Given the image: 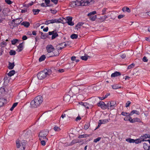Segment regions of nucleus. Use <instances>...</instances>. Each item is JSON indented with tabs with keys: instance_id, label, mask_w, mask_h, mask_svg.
Listing matches in <instances>:
<instances>
[{
	"instance_id": "39",
	"label": "nucleus",
	"mask_w": 150,
	"mask_h": 150,
	"mask_svg": "<svg viewBox=\"0 0 150 150\" xmlns=\"http://www.w3.org/2000/svg\"><path fill=\"white\" fill-rule=\"evenodd\" d=\"M130 122L132 123H134L136 122L135 118L132 119L130 117Z\"/></svg>"
},
{
	"instance_id": "3",
	"label": "nucleus",
	"mask_w": 150,
	"mask_h": 150,
	"mask_svg": "<svg viewBox=\"0 0 150 150\" xmlns=\"http://www.w3.org/2000/svg\"><path fill=\"white\" fill-rule=\"evenodd\" d=\"M51 73V72L49 70H44L39 73L37 75V77L38 79L42 80L50 75Z\"/></svg>"
},
{
	"instance_id": "16",
	"label": "nucleus",
	"mask_w": 150,
	"mask_h": 150,
	"mask_svg": "<svg viewBox=\"0 0 150 150\" xmlns=\"http://www.w3.org/2000/svg\"><path fill=\"white\" fill-rule=\"evenodd\" d=\"M136 114L137 115H139L140 114V112L136 110H133L130 113L129 115H132L134 114Z\"/></svg>"
},
{
	"instance_id": "9",
	"label": "nucleus",
	"mask_w": 150,
	"mask_h": 150,
	"mask_svg": "<svg viewBox=\"0 0 150 150\" xmlns=\"http://www.w3.org/2000/svg\"><path fill=\"white\" fill-rule=\"evenodd\" d=\"M60 22V21H59V20L56 19H54L46 21L45 22V24L46 25H48L50 23H59Z\"/></svg>"
},
{
	"instance_id": "61",
	"label": "nucleus",
	"mask_w": 150,
	"mask_h": 150,
	"mask_svg": "<svg viewBox=\"0 0 150 150\" xmlns=\"http://www.w3.org/2000/svg\"><path fill=\"white\" fill-rule=\"evenodd\" d=\"M45 1L47 5H49V4L50 2V0H45Z\"/></svg>"
},
{
	"instance_id": "46",
	"label": "nucleus",
	"mask_w": 150,
	"mask_h": 150,
	"mask_svg": "<svg viewBox=\"0 0 150 150\" xmlns=\"http://www.w3.org/2000/svg\"><path fill=\"white\" fill-rule=\"evenodd\" d=\"M134 64H132L131 65H129L127 67L128 69H130L134 67Z\"/></svg>"
},
{
	"instance_id": "10",
	"label": "nucleus",
	"mask_w": 150,
	"mask_h": 150,
	"mask_svg": "<svg viewBox=\"0 0 150 150\" xmlns=\"http://www.w3.org/2000/svg\"><path fill=\"white\" fill-rule=\"evenodd\" d=\"M49 35H52V39L53 40L55 38L57 37L58 36V34L55 31H53L49 32L48 33Z\"/></svg>"
},
{
	"instance_id": "48",
	"label": "nucleus",
	"mask_w": 150,
	"mask_h": 150,
	"mask_svg": "<svg viewBox=\"0 0 150 150\" xmlns=\"http://www.w3.org/2000/svg\"><path fill=\"white\" fill-rule=\"evenodd\" d=\"M131 103V102L130 101H128L127 102L125 106L126 107H128L129 106L130 104Z\"/></svg>"
},
{
	"instance_id": "24",
	"label": "nucleus",
	"mask_w": 150,
	"mask_h": 150,
	"mask_svg": "<svg viewBox=\"0 0 150 150\" xmlns=\"http://www.w3.org/2000/svg\"><path fill=\"white\" fill-rule=\"evenodd\" d=\"M15 72L14 70H11L8 74V75L9 76H11L15 74Z\"/></svg>"
},
{
	"instance_id": "45",
	"label": "nucleus",
	"mask_w": 150,
	"mask_h": 150,
	"mask_svg": "<svg viewBox=\"0 0 150 150\" xmlns=\"http://www.w3.org/2000/svg\"><path fill=\"white\" fill-rule=\"evenodd\" d=\"M96 18V16H93L92 17H89V19L90 20L92 21H94Z\"/></svg>"
},
{
	"instance_id": "58",
	"label": "nucleus",
	"mask_w": 150,
	"mask_h": 150,
	"mask_svg": "<svg viewBox=\"0 0 150 150\" xmlns=\"http://www.w3.org/2000/svg\"><path fill=\"white\" fill-rule=\"evenodd\" d=\"M8 77L7 75H6L4 76V82H6V81L8 79Z\"/></svg>"
},
{
	"instance_id": "11",
	"label": "nucleus",
	"mask_w": 150,
	"mask_h": 150,
	"mask_svg": "<svg viewBox=\"0 0 150 150\" xmlns=\"http://www.w3.org/2000/svg\"><path fill=\"white\" fill-rule=\"evenodd\" d=\"M98 106L101 107L103 109L105 110L107 108V105H106L104 102L102 101L100 102L98 104Z\"/></svg>"
},
{
	"instance_id": "59",
	"label": "nucleus",
	"mask_w": 150,
	"mask_h": 150,
	"mask_svg": "<svg viewBox=\"0 0 150 150\" xmlns=\"http://www.w3.org/2000/svg\"><path fill=\"white\" fill-rule=\"evenodd\" d=\"M5 91L4 88L1 87L0 88V93H2Z\"/></svg>"
},
{
	"instance_id": "22",
	"label": "nucleus",
	"mask_w": 150,
	"mask_h": 150,
	"mask_svg": "<svg viewBox=\"0 0 150 150\" xmlns=\"http://www.w3.org/2000/svg\"><path fill=\"white\" fill-rule=\"evenodd\" d=\"M122 10L123 12L126 11L128 13L130 12V9L128 7H123L122 8Z\"/></svg>"
},
{
	"instance_id": "21",
	"label": "nucleus",
	"mask_w": 150,
	"mask_h": 150,
	"mask_svg": "<svg viewBox=\"0 0 150 150\" xmlns=\"http://www.w3.org/2000/svg\"><path fill=\"white\" fill-rule=\"evenodd\" d=\"M90 57L87 55H85L84 56L81 57V59L83 60L86 61L88 58H90Z\"/></svg>"
},
{
	"instance_id": "63",
	"label": "nucleus",
	"mask_w": 150,
	"mask_h": 150,
	"mask_svg": "<svg viewBox=\"0 0 150 150\" xmlns=\"http://www.w3.org/2000/svg\"><path fill=\"white\" fill-rule=\"evenodd\" d=\"M124 16L123 15H120L118 16V18L119 19H120Z\"/></svg>"
},
{
	"instance_id": "7",
	"label": "nucleus",
	"mask_w": 150,
	"mask_h": 150,
	"mask_svg": "<svg viewBox=\"0 0 150 150\" xmlns=\"http://www.w3.org/2000/svg\"><path fill=\"white\" fill-rule=\"evenodd\" d=\"M116 104V102L115 101H111L108 103L107 104V108L108 109L111 110L115 108Z\"/></svg>"
},
{
	"instance_id": "30",
	"label": "nucleus",
	"mask_w": 150,
	"mask_h": 150,
	"mask_svg": "<svg viewBox=\"0 0 150 150\" xmlns=\"http://www.w3.org/2000/svg\"><path fill=\"white\" fill-rule=\"evenodd\" d=\"M70 37L72 39H76L78 38V35L75 34H73L71 35Z\"/></svg>"
},
{
	"instance_id": "57",
	"label": "nucleus",
	"mask_w": 150,
	"mask_h": 150,
	"mask_svg": "<svg viewBox=\"0 0 150 150\" xmlns=\"http://www.w3.org/2000/svg\"><path fill=\"white\" fill-rule=\"evenodd\" d=\"M136 122H139L140 123L142 122V121L140 120V119L138 117H136Z\"/></svg>"
},
{
	"instance_id": "29",
	"label": "nucleus",
	"mask_w": 150,
	"mask_h": 150,
	"mask_svg": "<svg viewBox=\"0 0 150 150\" xmlns=\"http://www.w3.org/2000/svg\"><path fill=\"white\" fill-rule=\"evenodd\" d=\"M54 129L56 132H59L60 131L61 129L59 127L55 126L54 128Z\"/></svg>"
},
{
	"instance_id": "28",
	"label": "nucleus",
	"mask_w": 150,
	"mask_h": 150,
	"mask_svg": "<svg viewBox=\"0 0 150 150\" xmlns=\"http://www.w3.org/2000/svg\"><path fill=\"white\" fill-rule=\"evenodd\" d=\"M45 56L44 55H42L39 59V61L40 62L44 60L45 58Z\"/></svg>"
},
{
	"instance_id": "14",
	"label": "nucleus",
	"mask_w": 150,
	"mask_h": 150,
	"mask_svg": "<svg viewBox=\"0 0 150 150\" xmlns=\"http://www.w3.org/2000/svg\"><path fill=\"white\" fill-rule=\"evenodd\" d=\"M121 73L118 71H116L115 72L112 73L111 75V77L112 78L115 77L120 76Z\"/></svg>"
},
{
	"instance_id": "38",
	"label": "nucleus",
	"mask_w": 150,
	"mask_h": 150,
	"mask_svg": "<svg viewBox=\"0 0 150 150\" xmlns=\"http://www.w3.org/2000/svg\"><path fill=\"white\" fill-rule=\"evenodd\" d=\"M148 137V135L147 134H146L141 137V139H146Z\"/></svg>"
},
{
	"instance_id": "44",
	"label": "nucleus",
	"mask_w": 150,
	"mask_h": 150,
	"mask_svg": "<svg viewBox=\"0 0 150 150\" xmlns=\"http://www.w3.org/2000/svg\"><path fill=\"white\" fill-rule=\"evenodd\" d=\"M101 139V138L100 137H98L96 139H94L93 140V142L95 143H96L98 142Z\"/></svg>"
},
{
	"instance_id": "37",
	"label": "nucleus",
	"mask_w": 150,
	"mask_h": 150,
	"mask_svg": "<svg viewBox=\"0 0 150 150\" xmlns=\"http://www.w3.org/2000/svg\"><path fill=\"white\" fill-rule=\"evenodd\" d=\"M40 5L42 7H46L47 6H50V5H47L45 3H43L41 4Z\"/></svg>"
},
{
	"instance_id": "52",
	"label": "nucleus",
	"mask_w": 150,
	"mask_h": 150,
	"mask_svg": "<svg viewBox=\"0 0 150 150\" xmlns=\"http://www.w3.org/2000/svg\"><path fill=\"white\" fill-rule=\"evenodd\" d=\"M6 45V42H4V41L2 42L1 44V45L3 47L5 46Z\"/></svg>"
},
{
	"instance_id": "62",
	"label": "nucleus",
	"mask_w": 150,
	"mask_h": 150,
	"mask_svg": "<svg viewBox=\"0 0 150 150\" xmlns=\"http://www.w3.org/2000/svg\"><path fill=\"white\" fill-rule=\"evenodd\" d=\"M61 45H60V46L59 47H58V50H61L63 48H64V46H60Z\"/></svg>"
},
{
	"instance_id": "33",
	"label": "nucleus",
	"mask_w": 150,
	"mask_h": 150,
	"mask_svg": "<svg viewBox=\"0 0 150 150\" xmlns=\"http://www.w3.org/2000/svg\"><path fill=\"white\" fill-rule=\"evenodd\" d=\"M81 142L79 141L78 139H74L72 141L71 143L72 144H74L78 143L80 142Z\"/></svg>"
},
{
	"instance_id": "53",
	"label": "nucleus",
	"mask_w": 150,
	"mask_h": 150,
	"mask_svg": "<svg viewBox=\"0 0 150 150\" xmlns=\"http://www.w3.org/2000/svg\"><path fill=\"white\" fill-rule=\"evenodd\" d=\"M5 1L8 4H10L12 3V2L10 0H5Z\"/></svg>"
},
{
	"instance_id": "43",
	"label": "nucleus",
	"mask_w": 150,
	"mask_h": 150,
	"mask_svg": "<svg viewBox=\"0 0 150 150\" xmlns=\"http://www.w3.org/2000/svg\"><path fill=\"white\" fill-rule=\"evenodd\" d=\"M41 141V144L43 146H45V142L47 141V140H40Z\"/></svg>"
},
{
	"instance_id": "35",
	"label": "nucleus",
	"mask_w": 150,
	"mask_h": 150,
	"mask_svg": "<svg viewBox=\"0 0 150 150\" xmlns=\"http://www.w3.org/2000/svg\"><path fill=\"white\" fill-rule=\"evenodd\" d=\"M129 114L130 113H129L124 112H122L121 113V114L122 115L125 116H130L131 115H129Z\"/></svg>"
},
{
	"instance_id": "64",
	"label": "nucleus",
	"mask_w": 150,
	"mask_h": 150,
	"mask_svg": "<svg viewBox=\"0 0 150 150\" xmlns=\"http://www.w3.org/2000/svg\"><path fill=\"white\" fill-rule=\"evenodd\" d=\"M22 39L23 40H25L27 39V37L26 35H24L23 36Z\"/></svg>"
},
{
	"instance_id": "15",
	"label": "nucleus",
	"mask_w": 150,
	"mask_h": 150,
	"mask_svg": "<svg viewBox=\"0 0 150 150\" xmlns=\"http://www.w3.org/2000/svg\"><path fill=\"white\" fill-rule=\"evenodd\" d=\"M110 120V119L109 118L107 119L100 120H99L98 122L99 123H100L101 124H105L109 122Z\"/></svg>"
},
{
	"instance_id": "12",
	"label": "nucleus",
	"mask_w": 150,
	"mask_h": 150,
	"mask_svg": "<svg viewBox=\"0 0 150 150\" xmlns=\"http://www.w3.org/2000/svg\"><path fill=\"white\" fill-rule=\"evenodd\" d=\"M66 18L67 21V23L69 25L73 26L74 25V23L72 21V17H67Z\"/></svg>"
},
{
	"instance_id": "25",
	"label": "nucleus",
	"mask_w": 150,
	"mask_h": 150,
	"mask_svg": "<svg viewBox=\"0 0 150 150\" xmlns=\"http://www.w3.org/2000/svg\"><path fill=\"white\" fill-rule=\"evenodd\" d=\"M126 141L130 143H134V139L131 138H127L126 139Z\"/></svg>"
},
{
	"instance_id": "49",
	"label": "nucleus",
	"mask_w": 150,
	"mask_h": 150,
	"mask_svg": "<svg viewBox=\"0 0 150 150\" xmlns=\"http://www.w3.org/2000/svg\"><path fill=\"white\" fill-rule=\"evenodd\" d=\"M129 117H126L124 118V120H125V121H129L130 122L129 120L130 119V116H129Z\"/></svg>"
},
{
	"instance_id": "40",
	"label": "nucleus",
	"mask_w": 150,
	"mask_h": 150,
	"mask_svg": "<svg viewBox=\"0 0 150 150\" xmlns=\"http://www.w3.org/2000/svg\"><path fill=\"white\" fill-rule=\"evenodd\" d=\"M18 41V40L16 39H14L12 40L11 41V43L12 45L15 44Z\"/></svg>"
},
{
	"instance_id": "8",
	"label": "nucleus",
	"mask_w": 150,
	"mask_h": 150,
	"mask_svg": "<svg viewBox=\"0 0 150 150\" xmlns=\"http://www.w3.org/2000/svg\"><path fill=\"white\" fill-rule=\"evenodd\" d=\"M22 21V18H19L18 19H14L12 21L11 23L12 24L15 23L14 25H13V27L16 26L17 25L19 24L20 23H21V22Z\"/></svg>"
},
{
	"instance_id": "23",
	"label": "nucleus",
	"mask_w": 150,
	"mask_h": 150,
	"mask_svg": "<svg viewBox=\"0 0 150 150\" xmlns=\"http://www.w3.org/2000/svg\"><path fill=\"white\" fill-rule=\"evenodd\" d=\"M33 12L34 15L38 14L40 11V10L38 9H33Z\"/></svg>"
},
{
	"instance_id": "5",
	"label": "nucleus",
	"mask_w": 150,
	"mask_h": 150,
	"mask_svg": "<svg viewBox=\"0 0 150 150\" xmlns=\"http://www.w3.org/2000/svg\"><path fill=\"white\" fill-rule=\"evenodd\" d=\"M26 141L23 140L21 142L18 140L16 141V145L17 148H20L21 150H24Z\"/></svg>"
},
{
	"instance_id": "18",
	"label": "nucleus",
	"mask_w": 150,
	"mask_h": 150,
	"mask_svg": "<svg viewBox=\"0 0 150 150\" xmlns=\"http://www.w3.org/2000/svg\"><path fill=\"white\" fill-rule=\"evenodd\" d=\"M23 49V45L22 43L20 44L18 47V49L16 51L18 52L21 51Z\"/></svg>"
},
{
	"instance_id": "56",
	"label": "nucleus",
	"mask_w": 150,
	"mask_h": 150,
	"mask_svg": "<svg viewBox=\"0 0 150 150\" xmlns=\"http://www.w3.org/2000/svg\"><path fill=\"white\" fill-rule=\"evenodd\" d=\"M50 11H51V13L54 14H56V13L57 12V11L55 10H50Z\"/></svg>"
},
{
	"instance_id": "6",
	"label": "nucleus",
	"mask_w": 150,
	"mask_h": 150,
	"mask_svg": "<svg viewBox=\"0 0 150 150\" xmlns=\"http://www.w3.org/2000/svg\"><path fill=\"white\" fill-rule=\"evenodd\" d=\"M48 133V132L46 130H44L41 131L39 134V137L40 140H47L46 136Z\"/></svg>"
},
{
	"instance_id": "50",
	"label": "nucleus",
	"mask_w": 150,
	"mask_h": 150,
	"mask_svg": "<svg viewBox=\"0 0 150 150\" xmlns=\"http://www.w3.org/2000/svg\"><path fill=\"white\" fill-rule=\"evenodd\" d=\"M89 125L88 124H86L84 126V129L86 130L89 127Z\"/></svg>"
},
{
	"instance_id": "54",
	"label": "nucleus",
	"mask_w": 150,
	"mask_h": 150,
	"mask_svg": "<svg viewBox=\"0 0 150 150\" xmlns=\"http://www.w3.org/2000/svg\"><path fill=\"white\" fill-rule=\"evenodd\" d=\"M34 2H31L29 3L26 5L27 6L29 7L30 6H31L33 4Z\"/></svg>"
},
{
	"instance_id": "60",
	"label": "nucleus",
	"mask_w": 150,
	"mask_h": 150,
	"mask_svg": "<svg viewBox=\"0 0 150 150\" xmlns=\"http://www.w3.org/2000/svg\"><path fill=\"white\" fill-rule=\"evenodd\" d=\"M51 1L53 2L55 4H56L57 3L58 0H51Z\"/></svg>"
},
{
	"instance_id": "13",
	"label": "nucleus",
	"mask_w": 150,
	"mask_h": 150,
	"mask_svg": "<svg viewBox=\"0 0 150 150\" xmlns=\"http://www.w3.org/2000/svg\"><path fill=\"white\" fill-rule=\"evenodd\" d=\"M79 104L80 105L84 106L87 109H89L90 107H92V105H90L87 103L81 102Z\"/></svg>"
},
{
	"instance_id": "51",
	"label": "nucleus",
	"mask_w": 150,
	"mask_h": 150,
	"mask_svg": "<svg viewBox=\"0 0 150 150\" xmlns=\"http://www.w3.org/2000/svg\"><path fill=\"white\" fill-rule=\"evenodd\" d=\"M83 23H78V24L76 26V27H78L79 28H80L81 26H82L83 25Z\"/></svg>"
},
{
	"instance_id": "1",
	"label": "nucleus",
	"mask_w": 150,
	"mask_h": 150,
	"mask_svg": "<svg viewBox=\"0 0 150 150\" xmlns=\"http://www.w3.org/2000/svg\"><path fill=\"white\" fill-rule=\"evenodd\" d=\"M43 102V98L41 96L36 97L30 103V106L33 108H36L39 106Z\"/></svg>"
},
{
	"instance_id": "47",
	"label": "nucleus",
	"mask_w": 150,
	"mask_h": 150,
	"mask_svg": "<svg viewBox=\"0 0 150 150\" xmlns=\"http://www.w3.org/2000/svg\"><path fill=\"white\" fill-rule=\"evenodd\" d=\"M107 9L106 8H103L102 11V15H103L106 13Z\"/></svg>"
},
{
	"instance_id": "4",
	"label": "nucleus",
	"mask_w": 150,
	"mask_h": 150,
	"mask_svg": "<svg viewBox=\"0 0 150 150\" xmlns=\"http://www.w3.org/2000/svg\"><path fill=\"white\" fill-rule=\"evenodd\" d=\"M54 48L52 45H48L46 47V49L48 53L47 54V55L48 57H51L56 56L57 55L54 54L53 53H52L51 55L49 54V53L52 52L54 50Z\"/></svg>"
},
{
	"instance_id": "17",
	"label": "nucleus",
	"mask_w": 150,
	"mask_h": 150,
	"mask_svg": "<svg viewBox=\"0 0 150 150\" xmlns=\"http://www.w3.org/2000/svg\"><path fill=\"white\" fill-rule=\"evenodd\" d=\"M21 25H23L26 28H28L30 25V23L27 21H24L21 23Z\"/></svg>"
},
{
	"instance_id": "19",
	"label": "nucleus",
	"mask_w": 150,
	"mask_h": 150,
	"mask_svg": "<svg viewBox=\"0 0 150 150\" xmlns=\"http://www.w3.org/2000/svg\"><path fill=\"white\" fill-rule=\"evenodd\" d=\"M143 146L144 149L145 150H149V146L147 144L144 143L143 144Z\"/></svg>"
},
{
	"instance_id": "26",
	"label": "nucleus",
	"mask_w": 150,
	"mask_h": 150,
	"mask_svg": "<svg viewBox=\"0 0 150 150\" xmlns=\"http://www.w3.org/2000/svg\"><path fill=\"white\" fill-rule=\"evenodd\" d=\"M89 136V135L87 134H83L82 135H80L79 136V138H86L87 137H88Z\"/></svg>"
},
{
	"instance_id": "41",
	"label": "nucleus",
	"mask_w": 150,
	"mask_h": 150,
	"mask_svg": "<svg viewBox=\"0 0 150 150\" xmlns=\"http://www.w3.org/2000/svg\"><path fill=\"white\" fill-rule=\"evenodd\" d=\"M96 11H93L92 12H91L90 13H89L88 14V16H91V15H94V14H96Z\"/></svg>"
},
{
	"instance_id": "55",
	"label": "nucleus",
	"mask_w": 150,
	"mask_h": 150,
	"mask_svg": "<svg viewBox=\"0 0 150 150\" xmlns=\"http://www.w3.org/2000/svg\"><path fill=\"white\" fill-rule=\"evenodd\" d=\"M143 61L145 62H146L148 61V59H147L146 57L145 56H144L143 57V58L142 59Z\"/></svg>"
},
{
	"instance_id": "2",
	"label": "nucleus",
	"mask_w": 150,
	"mask_h": 150,
	"mask_svg": "<svg viewBox=\"0 0 150 150\" xmlns=\"http://www.w3.org/2000/svg\"><path fill=\"white\" fill-rule=\"evenodd\" d=\"M90 2L86 0H77L71 2L70 5L71 7H74L76 6H84L88 5Z\"/></svg>"
},
{
	"instance_id": "20",
	"label": "nucleus",
	"mask_w": 150,
	"mask_h": 150,
	"mask_svg": "<svg viewBox=\"0 0 150 150\" xmlns=\"http://www.w3.org/2000/svg\"><path fill=\"white\" fill-rule=\"evenodd\" d=\"M15 66L14 63V62L11 63L10 62H9L8 67L9 69H12Z\"/></svg>"
},
{
	"instance_id": "36",
	"label": "nucleus",
	"mask_w": 150,
	"mask_h": 150,
	"mask_svg": "<svg viewBox=\"0 0 150 150\" xmlns=\"http://www.w3.org/2000/svg\"><path fill=\"white\" fill-rule=\"evenodd\" d=\"M16 54V51L13 50H11L9 52V54L11 55H15Z\"/></svg>"
},
{
	"instance_id": "32",
	"label": "nucleus",
	"mask_w": 150,
	"mask_h": 150,
	"mask_svg": "<svg viewBox=\"0 0 150 150\" xmlns=\"http://www.w3.org/2000/svg\"><path fill=\"white\" fill-rule=\"evenodd\" d=\"M70 99V96L69 95H66L64 98V100L65 101H67L69 100Z\"/></svg>"
},
{
	"instance_id": "27",
	"label": "nucleus",
	"mask_w": 150,
	"mask_h": 150,
	"mask_svg": "<svg viewBox=\"0 0 150 150\" xmlns=\"http://www.w3.org/2000/svg\"><path fill=\"white\" fill-rule=\"evenodd\" d=\"M76 57L75 56H72L71 57V60L72 61H75L76 62H78L79 61V59H76Z\"/></svg>"
},
{
	"instance_id": "34",
	"label": "nucleus",
	"mask_w": 150,
	"mask_h": 150,
	"mask_svg": "<svg viewBox=\"0 0 150 150\" xmlns=\"http://www.w3.org/2000/svg\"><path fill=\"white\" fill-rule=\"evenodd\" d=\"M112 88L114 89H116L120 88V87L118 86V85L117 84H114L112 85Z\"/></svg>"
},
{
	"instance_id": "42",
	"label": "nucleus",
	"mask_w": 150,
	"mask_h": 150,
	"mask_svg": "<svg viewBox=\"0 0 150 150\" xmlns=\"http://www.w3.org/2000/svg\"><path fill=\"white\" fill-rule=\"evenodd\" d=\"M30 132H26L25 134V138H29V136L30 135Z\"/></svg>"
},
{
	"instance_id": "31",
	"label": "nucleus",
	"mask_w": 150,
	"mask_h": 150,
	"mask_svg": "<svg viewBox=\"0 0 150 150\" xmlns=\"http://www.w3.org/2000/svg\"><path fill=\"white\" fill-rule=\"evenodd\" d=\"M142 142V140L140 139H134V143H135L136 144H138L141 143Z\"/></svg>"
}]
</instances>
